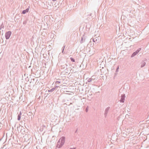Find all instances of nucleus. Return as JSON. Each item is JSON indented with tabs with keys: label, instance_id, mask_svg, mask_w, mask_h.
Returning <instances> with one entry per match:
<instances>
[{
	"label": "nucleus",
	"instance_id": "1a4fd4ad",
	"mask_svg": "<svg viewBox=\"0 0 149 149\" xmlns=\"http://www.w3.org/2000/svg\"><path fill=\"white\" fill-rule=\"evenodd\" d=\"M54 90V89H51V90H50V91H53Z\"/></svg>",
	"mask_w": 149,
	"mask_h": 149
},
{
	"label": "nucleus",
	"instance_id": "20e7f679",
	"mask_svg": "<svg viewBox=\"0 0 149 149\" xmlns=\"http://www.w3.org/2000/svg\"><path fill=\"white\" fill-rule=\"evenodd\" d=\"M29 8L26 9V10H23L22 12V13L23 14H24L28 12L29 11Z\"/></svg>",
	"mask_w": 149,
	"mask_h": 149
},
{
	"label": "nucleus",
	"instance_id": "6e6552de",
	"mask_svg": "<svg viewBox=\"0 0 149 149\" xmlns=\"http://www.w3.org/2000/svg\"><path fill=\"white\" fill-rule=\"evenodd\" d=\"M56 84H58L60 83V81H56Z\"/></svg>",
	"mask_w": 149,
	"mask_h": 149
},
{
	"label": "nucleus",
	"instance_id": "f03ea898",
	"mask_svg": "<svg viewBox=\"0 0 149 149\" xmlns=\"http://www.w3.org/2000/svg\"><path fill=\"white\" fill-rule=\"evenodd\" d=\"M11 33L10 31H9L6 33L5 37L6 39H8L10 38Z\"/></svg>",
	"mask_w": 149,
	"mask_h": 149
},
{
	"label": "nucleus",
	"instance_id": "f257e3e1",
	"mask_svg": "<svg viewBox=\"0 0 149 149\" xmlns=\"http://www.w3.org/2000/svg\"><path fill=\"white\" fill-rule=\"evenodd\" d=\"M65 138L64 137L61 138L58 141L57 143L58 148L61 147L64 143Z\"/></svg>",
	"mask_w": 149,
	"mask_h": 149
},
{
	"label": "nucleus",
	"instance_id": "423d86ee",
	"mask_svg": "<svg viewBox=\"0 0 149 149\" xmlns=\"http://www.w3.org/2000/svg\"><path fill=\"white\" fill-rule=\"evenodd\" d=\"M21 113H20V115H18V120H20L21 118Z\"/></svg>",
	"mask_w": 149,
	"mask_h": 149
},
{
	"label": "nucleus",
	"instance_id": "7ed1b4c3",
	"mask_svg": "<svg viewBox=\"0 0 149 149\" xmlns=\"http://www.w3.org/2000/svg\"><path fill=\"white\" fill-rule=\"evenodd\" d=\"M139 51V50H137L136 51V52H134L132 55L131 57H133L134 56L136 55L138 53Z\"/></svg>",
	"mask_w": 149,
	"mask_h": 149
},
{
	"label": "nucleus",
	"instance_id": "39448f33",
	"mask_svg": "<svg viewBox=\"0 0 149 149\" xmlns=\"http://www.w3.org/2000/svg\"><path fill=\"white\" fill-rule=\"evenodd\" d=\"M124 99H125V98L123 96H121V99L120 100V101L121 102H124Z\"/></svg>",
	"mask_w": 149,
	"mask_h": 149
},
{
	"label": "nucleus",
	"instance_id": "0eeeda50",
	"mask_svg": "<svg viewBox=\"0 0 149 149\" xmlns=\"http://www.w3.org/2000/svg\"><path fill=\"white\" fill-rule=\"evenodd\" d=\"M70 59H71V61H72L73 62H75V60L73 58H70Z\"/></svg>",
	"mask_w": 149,
	"mask_h": 149
}]
</instances>
